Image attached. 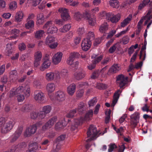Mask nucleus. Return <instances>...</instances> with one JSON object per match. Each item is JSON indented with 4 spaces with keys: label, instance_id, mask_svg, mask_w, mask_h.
<instances>
[{
    "label": "nucleus",
    "instance_id": "obj_39",
    "mask_svg": "<svg viewBox=\"0 0 152 152\" xmlns=\"http://www.w3.org/2000/svg\"><path fill=\"white\" fill-rule=\"evenodd\" d=\"M76 113V109L71 110L66 115V117L68 118H72L75 116Z\"/></svg>",
    "mask_w": 152,
    "mask_h": 152
},
{
    "label": "nucleus",
    "instance_id": "obj_16",
    "mask_svg": "<svg viewBox=\"0 0 152 152\" xmlns=\"http://www.w3.org/2000/svg\"><path fill=\"white\" fill-rule=\"evenodd\" d=\"M80 54L78 52H74L71 53L67 59L66 61L67 64L69 65L72 64L75 59L78 58Z\"/></svg>",
    "mask_w": 152,
    "mask_h": 152
},
{
    "label": "nucleus",
    "instance_id": "obj_60",
    "mask_svg": "<svg viewBox=\"0 0 152 152\" xmlns=\"http://www.w3.org/2000/svg\"><path fill=\"white\" fill-rule=\"evenodd\" d=\"M138 52V50H137L134 53L132 57L131 58L130 62H134L136 59L137 55Z\"/></svg>",
    "mask_w": 152,
    "mask_h": 152
},
{
    "label": "nucleus",
    "instance_id": "obj_48",
    "mask_svg": "<svg viewBox=\"0 0 152 152\" xmlns=\"http://www.w3.org/2000/svg\"><path fill=\"white\" fill-rule=\"evenodd\" d=\"M17 3L15 1L12 2L9 4V7L10 9L13 10L17 7Z\"/></svg>",
    "mask_w": 152,
    "mask_h": 152
},
{
    "label": "nucleus",
    "instance_id": "obj_57",
    "mask_svg": "<svg viewBox=\"0 0 152 152\" xmlns=\"http://www.w3.org/2000/svg\"><path fill=\"white\" fill-rule=\"evenodd\" d=\"M46 115L47 114L42 110L38 113V117L39 119H42L45 117Z\"/></svg>",
    "mask_w": 152,
    "mask_h": 152
},
{
    "label": "nucleus",
    "instance_id": "obj_41",
    "mask_svg": "<svg viewBox=\"0 0 152 152\" xmlns=\"http://www.w3.org/2000/svg\"><path fill=\"white\" fill-rule=\"evenodd\" d=\"M32 107V105L31 104H26L23 105L21 108V110L24 112L28 111L30 110Z\"/></svg>",
    "mask_w": 152,
    "mask_h": 152
},
{
    "label": "nucleus",
    "instance_id": "obj_28",
    "mask_svg": "<svg viewBox=\"0 0 152 152\" xmlns=\"http://www.w3.org/2000/svg\"><path fill=\"white\" fill-rule=\"evenodd\" d=\"M46 88L48 93H51L53 92L55 89V84L53 83H48L46 86Z\"/></svg>",
    "mask_w": 152,
    "mask_h": 152
},
{
    "label": "nucleus",
    "instance_id": "obj_59",
    "mask_svg": "<svg viewBox=\"0 0 152 152\" xmlns=\"http://www.w3.org/2000/svg\"><path fill=\"white\" fill-rule=\"evenodd\" d=\"M30 117L31 119H34L38 117V113L35 112H32L31 113Z\"/></svg>",
    "mask_w": 152,
    "mask_h": 152
},
{
    "label": "nucleus",
    "instance_id": "obj_45",
    "mask_svg": "<svg viewBox=\"0 0 152 152\" xmlns=\"http://www.w3.org/2000/svg\"><path fill=\"white\" fill-rule=\"evenodd\" d=\"M96 87L99 89H105L107 88V86L105 84L98 83H97Z\"/></svg>",
    "mask_w": 152,
    "mask_h": 152
},
{
    "label": "nucleus",
    "instance_id": "obj_37",
    "mask_svg": "<svg viewBox=\"0 0 152 152\" xmlns=\"http://www.w3.org/2000/svg\"><path fill=\"white\" fill-rule=\"evenodd\" d=\"M85 14L86 12L83 15H82L80 12H77L75 13L74 15V17L77 20L79 21L81 20L83 18V17L85 18Z\"/></svg>",
    "mask_w": 152,
    "mask_h": 152
},
{
    "label": "nucleus",
    "instance_id": "obj_61",
    "mask_svg": "<svg viewBox=\"0 0 152 152\" xmlns=\"http://www.w3.org/2000/svg\"><path fill=\"white\" fill-rule=\"evenodd\" d=\"M128 30L129 29L128 28H127L126 30L121 31L119 33L116 34L115 36L116 37H119L122 35L125 34L126 33V32L128 31Z\"/></svg>",
    "mask_w": 152,
    "mask_h": 152
},
{
    "label": "nucleus",
    "instance_id": "obj_2",
    "mask_svg": "<svg viewBox=\"0 0 152 152\" xmlns=\"http://www.w3.org/2000/svg\"><path fill=\"white\" fill-rule=\"evenodd\" d=\"M93 114V110H90L86 113L84 118L81 117L79 119H75L74 123L71 126V130L74 131L77 130L78 126L82 124L84 121L89 120L90 118L92 117Z\"/></svg>",
    "mask_w": 152,
    "mask_h": 152
},
{
    "label": "nucleus",
    "instance_id": "obj_42",
    "mask_svg": "<svg viewBox=\"0 0 152 152\" xmlns=\"http://www.w3.org/2000/svg\"><path fill=\"white\" fill-rule=\"evenodd\" d=\"M52 109L51 106L49 105L44 106L42 109V110L46 114L49 113Z\"/></svg>",
    "mask_w": 152,
    "mask_h": 152
},
{
    "label": "nucleus",
    "instance_id": "obj_11",
    "mask_svg": "<svg viewBox=\"0 0 152 152\" xmlns=\"http://www.w3.org/2000/svg\"><path fill=\"white\" fill-rule=\"evenodd\" d=\"M34 96V99L38 103H42L45 101V96L44 93L41 91L35 92Z\"/></svg>",
    "mask_w": 152,
    "mask_h": 152
},
{
    "label": "nucleus",
    "instance_id": "obj_56",
    "mask_svg": "<svg viewBox=\"0 0 152 152\" xmlns=\"http://www.w3.org/2000/svg\"><path fill=\"white\" fill-rule=\"evenodd\" d=\"M110 58L109 57L104 58L101 62V65L102 66H106L109 62Z\"/></svg>",
    "mask_w": 152,
    "mask_h": 152
},
{
    "label": "nucleus",
    "instance_id": "obj_62",
    "mask_svg": "<svg viewBox=\"0 0 152 152\" xmlns=\"http://www.w3.org/2000/svg\"><path fill=\"white\" fill-rule=\"evenodd\" d=\"M128 30L129 29L128 28H127L126 30L121 31L119 33L116 34L115 36L116 37H119L122 35L125 34L126 33V32L128 31Z\"/></svg>",
    "mask_w": 152,
    "mask_h": 152
},
{
    "label": "nucleus",
    "instance_id": "obj_54",
    "mask_svg": "<svg viewBox=\"0 0 152 152\" xmlns=\"http://www.w3.org/2000/svg\"><path fill=\"white\" fill-rule=\"evenodd\" d=\"M99 75V71L96 70L93 72L91 75V77L92 79H95L98 77Z\"/></svg>",
    "mask_w": 152,
    "mask_h": 152
},
{
    "label": "nucleus",
    "instance_id": "obj_40",
    "mask_svg": "<svg viewBox=\"0 0 152 152\" xmlns=\"http://www.w3.org/2000/svg\"><path fill=\"white\" fill-rule=\"evenodd\" d=\"M131 20V18L129 17H127L121 23V26L122 27H124L126 26Z\"/></svg>",
    "mask_w": 152,
    "mask_h": 152
},
{
    "label": "nucleus",
    "instance_id": "obj_26",
    "mask_svg": "<svg viewBox=\"0 0 152 152\" xmlns=\"http://www.w3.org/2000/svg\"><path fill=\"white\" fill-rule=\"evenodd\" d=\"M67 125V123L65 122V120L61 122H58L55 125V128L57 130H60L63 129Z\"/></svg>",
    "mask_w": 152,
    "mask_h": 152
},
{
    "label": "nucleus",
    "instance_id": "obj_63",
    "mask_svg": "<svg viewBox=\"0 0 152 152\" xmlns=\"http://www.w3.org/2000/svg\"><path fill=\"white\" fill-rule=\"evenodd\" d=\"M77 33L79 35H82L85 33L84 28L83 27L79 28L77 29Z\"/></svg>",
    "mask_w": 152,
    "mask_h": 152
},
{
    "label": "nucleus",
    "instance_id": "obj_9",
    "mask_svg": "<svg viewBox=\"0 0 152 152\" xmlns=\"http://www.w3.org/2000/svg\"><path fill=\"white\" fill-rule=\"evenodd\" d=\"M23 128L22 125H20L19 126L17 130L10 137V142H14L18 138L22 133Z\"/></svg>",
    "mask_w": 152,
    "mask_h": 152
},
{
    "label": "nucleus",
    "instance_id": "obj_29",
    "mask_svg": "<svg viewBox=\"0 0 152 152\" xmlns=\"http://www.w3.org/2000/svg\"><path fill=\"white\" fill-rule=\"evenodd\" d=\"M85 18H86L88 20L89 24L91 26H94L96 23V20L95 19H93L91 17H90V15L88 13L86 12V14L85 15Z\"/></svg>",
    "mask_w": 152,
    "mask_h": 152
},
{
    "label": "nucleus",
    "instance_id": "obj_23",
    "mask_svg": "<svg viewBox=\"0 0 152 152\" xmlns=\"http://www.w3.org/2000/svg\"><path fill=\"white\" fill-rule=\"evenodd\" d=\"M121 68L119 64H114L109 69L107 74L116 73Z\"/></svg>",
    "mask_w": 152,
    "mask_h": 152
},
{
    "label": "nucleus",
    "instance_id": "obj_46",
    "mask_svg": "<svg viewBox=\"0 0 152 152\" xmlns=\"http://www.w3.org/2000/svg\"><path fill=\"white\" fill-rule=\"evenodd\" d=\"M95 35L94 33L92 31H89L88 34L87 38L86 39H87L88 40L91 41L93 40L94 38Z\"/></svg>",
    "mask_w": 152,
    "mask_h": 152
},
{
    "label": "nucleus",
    "instance_id": "obj_55",
    "mask_svg": "<svg viewBox=\"0 0 152 152\" xmlns=\"http://www.w3.org/2000/svg\"><path fill=\"white\" fill-rule=\"evenodd\" d=\"M49 141L48 139H45L43 141H42V143H41V145L40 146V148L43 150H45L47 148V147L43 148L42 147V145H48V144L49 142Z\"/></svg>",
    "mask_w": 152,
    "mask_h": 152
},
{
    "label": "nucleus",
    "instance_id": "obj_21",
    "mask_svg": "<svg viewBox=\"0 0 152 152\" xmlns=\"http://www.w3.org/2000/svg\"><path fill=\"white\" fill-rule=\"evenodd\" d=\"M55 96L56 100L59 102H62L65 99V95L64 92L61 91H57L56 93Z\"/></svg>",
    "mask_w": 152,
    "mask_h": 152
},
{
    "label": "nucleus",
    "instance_id": "obj_13",
    "mask_svg": "<svg viewBox=\"0 0 152 152\" xmlns=\"http://www.w3.org/2000/svg\"><path fill=\"white\" fill-rule=\"evenodd\" d=\"M127 80L128 77H125L122 74L118 75L116 77V81H118L120 88H122L126 84Z\"/></svg>",
    "mask_w": 152,
    "mask_h": 152
},
{
    "label": "nucleus",
    "instance_id": "obj_44",
    "mask_svg": "<svg viewBox=\"0 0 152 152\" xmlns=\"http://www.w3.org/2000/svg\"><path fill=\"white\" fill-rule=\"evenodd\" d=\"M44 31L43 30H40L37 31L35 34V38L38 39H40L44 33Z\"/></svg>",
    "mask_w": 152,
    "mask_h": 152
},
{
    "label": "nucleus",
    "instance_id": "obj_12",
    "mask_svg": "<svg viewBox=\"0 0 152 152\" xmlns=\"http://www.w3.org/2000/svg\"><path fill=\"white\" fill-rule=\"evenodd\" d=\"M57 117L56 116L52 117L42 126V130L43 131H45L48 129L51 128L57 121Z\"/></svg>",
    "mask_w": 152,
    "mask_h": 152
},
{
    "label": "nucleus",
    "instance_id": "obj_35",
    "mask_svg": "<svg viewBox=\"0 0 152 152\" xmlns=\"http://www.w3.org/2000/svg\"><path fill=\"white\" fill-rule=\"evenodd\" d=\"M71 27V26L70 24H66L64 25L63 28H60L59 31L62 33H65L68 31Z\"/></svg>",
    "mask_w": 152,
    "mask_h": 152
},
{
    "label": "nucleus",
    "instance_id": "obj_17",
    "mask_svg": "<svg viewBox=\"0 0 152 152\" xmlns=\"http://www.w3.org/2000/svg\"><path fill=\"white\" fill-rule=\"evenodd\" d=\"M58 11L61 13V18L64 20L69 18L70 16L68 13V9L64 8H61L59 9Z\"/></svg>",
    "mask_w": 152,
    "mask_h": 152
},
{
    "label": "nucleus",
    "instance_id": "obj_6",
    "mask_svg": "<svg viewBox=\"0 0 152 152\" xmlns=\"http://www.w3.org/2000/svg\"><path fill=\"white\" fill-rule=\"evenodd\" d=\"M130 123L131 126L132 128H135L139 123L140 114L138 112H135L130 116Z\"/></svg>",
    "mask_w": 152,
    "mask_h": 152
},
{
    "label": "nucleus",
    "instance_id": "obj_31",
    "mask_svg": "<svg viewBox=\"0 0 152 152\" xmlns=\"http://www.w3.org/2000/svg\"><path fill=\"white\" fill-rule=\"evenodd\" d=\"M23 12L22 11H19L16 14L15 21L17 22H20L23 20Z\"/></svg>",
    "mask_w": 152,
    "mask_h": 152
},
{
    "label": "nucleus",
    "instance_id": "obj_15",
    "mask_svg": "<svg viewBox=\"0 0 152 152\" xmlns=\"http://www.w3.org/2000/svg\"><path fill=\"white\" fill-rule=\"evenodd\" d=\"M42 57V54L39 51H37L35 53L34 56V66L37 67L40 64V61Z\"/></svg>",
    "mask_w": 152,
    "mask_h": 152
},
{
    "label": "nucleus",
    "instance_id": "obj_36",
    "mask_svg": "<svg viewBox=\"0 0 152 152\" xmlns=\"http://www.w3.org/2000/svg\"><path fill=\"white\" fill-rule=\"evenodd\" d=\"M108 25L106 23H104L101 25L99 28L100 32L101 33H104L107 30Z\"/></svg>",
    "mask_w": 152,
    "mask_h": 152
},
{
    "label": "nucleus",
    "instance_id": "obj_10",
    "mask_svg": "<svg viewBox=\"0 0 152 152\" xmlns=\"http://www.w3.org/2000/svg\"><path fill=\"white\" fill-rule=\"evenodd\" d=\"M43 63L40 67V69L42 71H43L45 69L48 68L50 66L51 63L50 57L47 54L43 58Z\"/></svg>",
    "mask_w": 152,
    "mask_h": 152
},
{
    "label": "nucleus",
    "instance_id": "obj_49",
    "mask_svg": "<svg viewBox=\"0 0 152 152\" xmlns=\"http://www.w3.org/2000/svg\"><path fill=\"white\" fill-rule=\"evenodd\" d=\"M29 146L30 148H31L35 152L38 147L37 143L36 142L30 143Z\"/></svg>",
    "mask_w": 152,
    "mask_h": 152
},
{
    "label": "nucleus",
    "instance_id": "obj_52",
    "mask_svg": "<svg viewBox=\"0 0 152 152\" xmlns=\"http://www.w3.org/2000/svg\"><path fill=\"white\" fill-rule=\"evenodd\" d=\"M117 146L115 144H110L109 145V148L108 149V152H112L115 148H116Z\"/></svg>",
    "mask_w": 152,
    "mask_h": 152
},
{
    "label": "nucleus",
    "instance_id": "obj_33",
    "mask_svg": "<svg viewBox=\"0 0 152 152\" xmlns=\"http://www.w3.org/2000/svg\"><path fill=\"white\" fill-rule=\"evenodd\" d=\"M45 18L42 13H40L37 16V23L39 25L42 24L44 22Z\"/></svg>",
    "mask_w": 152,
    "mask_h": 152
},
{
    "label": "nucleus",
    "instance_id": "obj_22",
    "mask_svg": "<svg viewBox=\"0 0 152 152\" xmlns=\"http://www.w3.org/2000/svg\"><path fill=\"white\" fill-rule=\"evenodd\" d=\"M86 75V73L81 70L75 72L74 74V77L77 80H80L83 78Z\"/></svg>",
    "mask_w": 152,
    "mask_h": 152
},
{
    "label": "nucleus",
    "instance_id": "obj_53",
    "mask_svg": "<svg viewBox=\"0 0 152 152\" xmlns=\"http://www.w3.org/2000/svg\"><path fill=\"white\" fill-rule=\"evenodd\" d=\"M20 32V30L18 29H14L11 30V33L12 34H14V36L11 37L15 38L18 34Z\"/></svg>",
    "mask_w": 152,
    "mask_h": 152
},
{
    "label": "nucleus",
    "instance_id": "obj_51",
    "mask_svg": "<svg viewBox=\"0 0 152 152\" xmlns=\"http://www.w3.org/2000/svg\"><path fill=\"white\" fill-rule=\"evenodd\" d=\"M104 14L106 16V19L108 21H110V19H111L113 17V14L112 12L106 13L105 12H104Z\"/></svg>",
    "mask_w": 152,
    "mask_h": 152
},
{
    "label": "nucleus",
    "instance_id": "obj_7",
    "mask_svg": "<svg viewBox=\"0 0 152 152\" xmlns=\"http://www.w3.org/2000/svg\"><path fill=\"white\" fill-rule=\"evenodd\" d=\"M56 40V38L54 37L48 35L46 38L45 43L48 45L51 48H55L58 45V43Z\"/></svg>",
    "mask_w": 152,
    "mask_h": 152
},
{
    "label": "nucleus",
    "instance_id": "obj_1",
    "mask_svg": "<svg viewBox=\"0 0 152 152\" xmlns=\"http://www.w3.org/2000/svg\"><path fill=\"white\" fill-rule=\"evenodd\" d=\"M20 94H24L27 97L30 96V89L28 85H23L19 86L17 88H14L12 89L10 92V96L12 97Z\"/></svg>",
    "mask_w": 152,
    "mask_h": 152
},
{
    "label": "nucleus",
    "instance_id": "obj_24",
    "mask_svg": "<svg viewBox=\"0 0 152 152\" xmlns=\"http://www.w3.org/2000/svg\"><path fill=\"white\" fill-rule=\"evenodd\" d=\"M86 104L83 102H81L78 105L77 108L78 113L82 114L85 113L86 111Z\"/></svg>",
    "mask_w": 152,
    "mask_h": 152
},
{
    "label": "nucleus",
    "instance_id": "obj_43",
    "mask_svg": "<svg viewBox=\"0 0 152 152\" xmlns=\"http://www.w3.org/2000/svg\"><path fill=\"white\" fill-rule=\"evenodd\" d=\"M109 3L111 6L113 8H118L119 6L117 0H110Z\"/></svg>",
    "mask_w": 152,
    "mask_h": 152
},
{
    "label": "nucleus",
    "instance_id": "obj_30",
    "mask_svg": "<svg viewBox=\"0 0 152 152\" xmlns=\"http://www.w3.org/2000/svg\"><path fill=\"white\" fill-rule=\"evenodd\" d=\"M146 46L145 45H143L140 52L139 58L142 61H144L145 58L146 52L143 51V50L146 49Z\"/></svg>",
    "mask_w": 152,
    "mask_h": 152
},
{
    "label": "nucleus",
    "instance_id": "obj_27",
    "mask_svg": "<svg viewBox=\"0 0 152 152\" xmlns=\"http://www.w3.org/2000/svg\"><path fill=\"white\" fill-rule=\"evenodd\" d=\"M76 90L75 84L72 83L67 88V91L70 95L72 96Z\"/></svg>",
    "mask_w": 152,
    "mask_h": 152
},
{
    "label": "nucleus",
    "instance_id": "obj_32",
    "mask_svg": "<svg viewBox=\"0 0 152 152\" xmlns=\"http://www.w3.org/2000/svg\"><path fill=\"white\" fill-rule=\"evenodd\" d=\"M103 56L102 55H100L99 56L95 54H93L92 57L94 58V59L92 61V62H94L96 64L100 62L102 59Z\"/></svg>",
    "mask_w": 152,
    "mask_h": 152
},
{
    "label": "nucleus",
    "instance_id": "obj_20",
    "mask_svg": "<svg viewBox=\"0 0 152 152\" xmlns=\"http://www.w3.org/2000/svg\"><path fill=\"white\" fill-rule=\"evenodd\" d=\"M62 53H57L55 54L52 58V61L55 65L59 63L61 59Z\"/></svg>",
    "mask_w": 152,
    "mask_h": 152
},
{
    "label": "nucleus",
    "instance_id": "obj_58",
    "mask_svg": "<svg viewBox=\"0 0 152 152\" xmlns=\"http://www.w3.org/2000/svg\"><path fill=\"white\" fill-rule=\"evenodd\" d=\"M26 45L24 43L21 42L19 44L18 48L20 51H23L26 49Z\"/></svg>",
    "mask_w": 152,
    "mask_h": 152
},
{
    "label": "nucleus",
    "instance_id": "obj_5",
    "mask_svg": "<svg viewBox=\"0 0 152 152\" xmlns=\"http://www.w3.org/2000/svg\"><path fill=\"white\" fill-rule=\"evenodd\" d=\"M45 78L48 81L53 80H58L61 78V76L58 71H56L54 72H50L45 75Z\"/></svg>",
    "mask_w": 152,
    "mask_h": 152
},
{
    "label": "nucleus",
    "instance_id": "obj_14",
    "mask_svg": "<svg viewBox=\"0 0 152 152\" xmlns=\"http://www.w3.org/2000/svg\"><path fill=\"white\" fill-rule=\"evenodd\" d=\"M37 129V126L35 124L28 127L26 129L25 132V136L26 137H30L35 133Z\"/></svg>",
    "mask_w": 152,
    "mask_h": 152
},
{
    "label": "nucleus",
    "instance_id": "obj_4",
    "mask_svg": "<svg viewBox=\"0 0 152 152\" xmlns=\"http://www.w3.org/2000/svg\"><path fill=\"white\" fill-rule=\"evenodd\" d=\"M101 134V133H99V132L97 130L96 127L92 125H90L87 132V134L88 137L91 136V137L87 139L86 141L89 142L94 140L96 136Z\"/></svg>",
    "mask_w": 152,
    "mask_h": 152
},
{
    "label": "nucleus",
    "instance_id": "obj_34",
    "mask_svg": "<svg viewBox=\"0 0 152 152\" xmlns=\"http://www.w3.org/2000/svg\"><path fill=\"white\" fill-rule=\"evenodd\" d=\"M34 25V22L33 20H27V23L25 24V27L26 28L30 29L33 28Z\"/></svg>",
    "mask_w": 152,
    "mask_h": 152
},
{
    "label": "nucleus",
    "instance_id": "obj_8",
    "mask_svg": "<svg viewBox=\"0 0 152 152\" xmlns=\"http://www.w3.org/2000/svg\"><path fill=\"white\" fill-rule=\"evenodd\" d=\"M52 22L51 21H48L43 26L44 28H48L47 30V34H53L56 33L58 31L57 28L52 25Z\"/></svg>",
    "mask_w": 152,
    "mask_h": 152
},
{
    "label": "nucleus",
    "instance_id": "obj_19",
    "mask_svg": "<svg viewBox=\"0 0 152 152\" xmlns=\"http://www.w3.org/2000/svg\"><path fill=\"white\" fill-rule=\"evenodd\" d=\"M26 145L24 142H22L19 143L17 145H13L12 146L10 151V152H14L15 151H18L26 147Z\"/></svg>",
    "mask_w": 152,
    "mask_h": 152
},
{
    "label": "nucleus",
    "instance_id": "obj_25",
    "mask_svg": "<svg viewBox=\"0 0 152 152\" xmlns=\"http://www.w3.org/2000/svg\"><path fill=\"white\" fill-rule=\"evenodd\" d=\"M122 92V91L118 89L114 93L113 101V104L114 105H115L117 102L119 98L120 94Z\"/></svg>",
    "mask_w": 152,
    "mask_h": 152
},
{
    "label": "nucleus",
    "instance_id": "obj_18",
    "mask_svg": "<svg viewBox=\"0 0 152 152\" xmlns=\"http://www.w3.org/2000/svg\"><path fill=\"white\" fill-rule=\"evenodd\" d=\"M91 45V42L87 39H84L81 43L82 49L84 51H87L90 48Z\"/></svg>",
    "mask_w": 152,
    "mask_h": 152
},
{
    "label": "nucleus",
    "instance_id": "obj_3",
    "mask_svg": "<svg viewBox=\"0 0 152 152\" xmlns=\"http://www.w3.org/2000/svg\"><path fill=\"white\" fill-rule=\"evenodd\" d=\"M14 124L15 122L13 121H10L6 123L4 118H0V127L2 133L5 134L8 132L12 129Z\"/></svg>",
    "mask_w": 152,
    "mask_h": 152
},
{
    "label": "nucleus",
    "instance_id": "obj_50",
    "mask_svg": "<svg viewBox=\"0 0 152 152\" xmlns=\"http://www.w3.org/2000/svg\"><path fill=\"white\" fill-rule=\"evenodd\" d=\"M97 102L96 98H94L89 101L88 104L89 107H91L95 105Z\"/></svg>",
    "mask_w": 152,
    "mask_h": 152
},
{
    "label": "nucleus",
    "instance_id": "obj_38",
    "mask_svg": "<svg viewBox=\"0 0 152 152\" xmlns=\"http://www.w3.org/2000/svg\"><path fill=\"white\" fill-rule=\"evenodd\" d=\"M120 15L119 14L116 15H113L111 19H110V21L112 23H115L119 20L120 19Z\"/></svg>",
    "mask_w": 152,
    "mask_h": 152
},
{
    "label": "nucleus",
    "instance_id": "obj_47",
    "mask_svg": "<svg viewBox=\"0 0 152 152\" xmlns=\"http://www.w3.org/2000/svg\"><path fill=\"white\" fill-rule=\"evenodd\" d=\"M104 34H103V36H102L101 37H99L95 39L94 44V46L97 45L101 42L102 40L104 39Z\"/></svg>",
    "mask_w": 152,
    "mask_h": 152
},
{
    "label": "nucleus",
    "instance_id": "obj_64",
    "mask_svg": "<svg viewBox=\"0 0 152 152\" xmlns=\"http://www.w3.org/2000/svg\"><path fill=\"white\" fill-rule=\"evenodd\" d=\"M17 95V99L18 102H21L23 101L24 99V97L23 94Z\"/></svg>",
    "mask_w": 152,
    "mask_h": 152
}]
</instances>
